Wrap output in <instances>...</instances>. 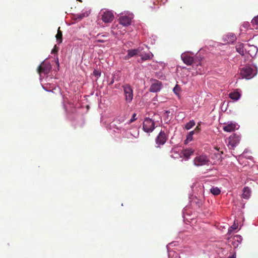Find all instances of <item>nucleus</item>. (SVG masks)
Masks as SVG:
<instances>
[{
  "label": "nucleus",
  "instance_id": "nucleus-1",
  "mask_svg": "<svg viewBox=\"0 0 258 258\" xmlns=\"http://www.w3.org/2000/svg\"><path fill=\"white\" fill-rule=\"evenodd\" d=\"M181 58L183 62L188 66L195 64L197 66H198L199 64L201 65L200 62H199V59L198 56L193 57L188 53H183L181 55Z\"/></svg>",
  "mask_w": 258,
  "mask_h": 258
},
{
  "label": "nucleus",
  "instance_id": "nucleus-2",
  "mask_svg": "<svg viewBox=\"0 0 258 258\" xmlns=\"http://www.w3.org/2000/svg\"><path fill=\"white\" fill-rule=\"evenodd\" d=\"M256 74L255 70L250 67H245L242 68L240 72V75L242 78L250 79Z\"/></svg>",
  "mask_w": 258,
  "mask_h": 258
},
{
  "label": "nucleus",
  "instance_id": "nucleus-3",
  "mask_svg": "<svg viewBox=\"0 0 258 258\" xmlns=\"http://www.w3.org/2000/svg\"><path fill=\"white\" fill-rule=\"evenodd\" d=\"M194 164L196 166L209 165L210 159L206 155H200L196 156L194 159Z\"/></svg>",
  "mask_w": 258,
  "mask_h": 258
},
{
  "label": "nucleus",
  "instance_id": "nucleus-4",
  "mask_svg": "<svg viewBox=\"0 0 258 258\" xmlns=\"http://www.w3.org/2000/svg\"><path fill=\"white\" fill-rule=\"evenodd\" d=\"M125 100L127 103H131L133 99V90L132 87L126 84L122 86Z\"/></svg>",
  "mask_w": 258,
  "mask_h": 258
},
{
  "label": "nucleus",
  "instance_id": "nucleus-5",
  "mask_svg": "<svg viewBox=\"0 0 258 258\" xmlns=\"http://www.w3.org/2000/svg\"><path fill=\"white\" fill-rule=\"evenodd\" d=\"M143 128L146 133L152 132L155 128L154 121L149 118H146L143 122Z\"/></svg>",
  "mask_w": 258,
  "mask_h": 258
},
{
  "label": "nucleus",
  "instance_id": "nucleus-6",
  "mask_svg": "<svg viewBox=\"0 0 258 258\" xmlns=\"http://www.w3.org/2000/svg\"><path fill=\"white\" fill-rule=\"evenodd\" d=\"M240 140V138L239 136L235 134L231 135L228 139V146L229 149H234L239 144Z\"/></svg>",
  "mask_w": 258,
  "mask_h": 258
},
{
  "label": "nucleus",
  "instance_id": "nucleus-7",
  "mask_svg": "<svg viewBox=\"0 0 258 258\" xmlns=\"http://www.w3.org/2000/svg\"><path fill=\"white\" fill-rule=\"evenodd\" d=\"M257 48L254 45H250L249 44H245V57L249 59L252 58L255 55L257 52Z\"/></svg>",
  "mask_w": 258,
  "mask_h": 258
},
{
  "label": "nucleus",
  "instance_id": "nucleus-8",
  "mask_svg": "<svg viewBox=\"0 0 258 258\" xmlns=\"http://www.w3.org/2000/svg\"><path fill=\"white\" fill-rule=\"evenodd\" d=\"M168 139L167 134L163 131H161L155 139L156 144L158 147L163 145Z\"/></svg>",
  "mask_w": 258,
  "mask_h": 258
},
{
  "label": "nucleus",
  "instance_id": "nucleus-9",
  "mask_svg": "<svg viewBox=\"0 0 258 258\" xmlns=\"http://www.w3.org/2000/svg\"><path fill=\"white\" fill-rule=\"evenodd\" d=\"M51 69L49 63L42 62L37 68L38 73L41 75V74H48Z\"/></svg>",
  "mask_w": 258,
  "mask_h": 258
},
{
  "label": "nucleus",
  "instance_id": "nucleus-10",
  "mask_svg": "<svg viewBox=\"0 0 258 258\" xmlns=\"http://www.w3.org/2000/svg\"><path fill=\"white\" fill-rule=\"evenodd\" d=\"M114 18V15L111 11H105L103 12L101 19L104 23H110Z\"/></svg>",
  "mask_w": 258,
  "mask_h": 258
},
{
  "label": "nucleus",
  "instance_id": "nucleus-11",
  "mask_svg": "<svg viewBox=\"0 0 258 258\" xmlns=\"http://www.w3.org/2000/svg\"><path fill=\"white\" fill-rule=\"evenodd\" d=\"M133 18L132 15L121 16L119 18V23L123 26H127L131 25V21Z\"/></svg>",
  "mask_w": 258,
  "mask_h": 258
},
{
  "label": "nucleus",
  "instance_id": "nucleus-12",
  "mask_svg": "<svg viewBox=\"0 0 258 258\" xmlns=\"http://www.w3.org/2000/svg\"><path fill=\"white\" fill-rule=\"evenodd\" d=\"M143 48L141 47H138L136 49H129L127 50V54L125 56L124 59L125 60H128L129 58L137 55H140V53H141Z\"/></svg>",
  "mask_w": 258,
  "mask_h": 258
},
{
  "label": "nucleus",
  "instance_id": "nucleus-13",
  "mask_svg": "<svg viewBox=\"0 0 258 258\" xmlns=\"http://www.w3.org/2000/svg\"><path fill=\"white\" fill-rule=\"evenodd\" d=\"M162 86V83L160 81L156 80L151 85L149 90L151 92H157L161 90Z\"/></svg>",
  "mask_w": 258,
  "mask_h": 258
},
{
  "label": "nucleus",
  "instance_id": "nucleus-14",
  "mask_svg": "<svg viewBox=\"0 0 258 258\" xmlns=\"http://www.w3.org/2000/svg\"><path fill=\"white\" fill-rule=\"evenodd\" d=\"M236 51L242 56L245 55V44L238 43L236 46Z\"/></svg>",
  "mask_w": 258,
  "mask_h": 258
},
{
  "label": "nucleus",
  "instance_id": "nucleus-15",
  "mask_svg": "<svg viewBox=\"0 0 258 258\" xmlns=\"http://www.w3.org/2000/svg\"><path fill=\"white\" fill-rule=\"evenodd\" d=\"M195 151L192 149H183L181 153L182 155L186 158L188 159L191 155L194 154Z\"/></svg>",
  "mask_w": 258,
  "mask_h": 258
},
{
  "label": "nucleus",
  "instance_id": "nucleus-16",
  "mask_svg": "<svg viewBox=\"0 0 258 258\" xmlns=\"http://www.w3.org/2000/svg\"><path fill=\"white\" fill-rule=\"evenodd\" d=\"M236 128V124L235 123H231L225 125L223 126V129L226 132H231L235 131Z\"/></svg>",
  "mask_w": 258,
  "mask_h": 258
},
{
  "label": "nucleus",
  "instance_id": "nucleus-17",
  "mask_svg": "<svg viewBox=\"0 0 258 258\" xmlns=\"http://www.w3.org/2000/svg\"><path fill=\"white\" fill-rule=\"evenodd\" d=\"M250 194L251 190L250 188L247 186L244 187L242 195V198L243 199H248L250 197Z\"/></svg>",
  "mask_w": 258,
  "mask_h": 258
},
{
  "label": "nucleus",
  "instance_id": "nucleus-18",
  "mask_svg": "<svg viewBox=\"0 0 258 258\" xmlns=\"http://www.w3.org/2000/svg\"><path fill=\"white\" fill-rule=\"evenodd\" d=\"M90 13V11H85V12L80 14H77L75 16V19L78 21L81 20L83 18L85 17H87L89 16Z\"/></svg>",
  "mask_w": 258,
  "mask_h": 258
},
{
  "label": "nucleus",
  "instance_id": "nucleus-19",
  "mask_svg": "<svg viewBox=\"0 0 258 258\" xmlns=\"http://www.w3.org/2000/svg\"><path fill=\"white\" fill-rule=\"evenodd\" d=\"M229 96L231 99L237 100L240 97V94L239 92L236 91L230 93Z\"/></svg>",
  "mask_w": 258,
  "mask_h": 258
},
{
  "label": "nucleus",
  "instance_id": "nucleus-20",
  "mask_svg": "<svg viewBox=\"0 0 258 258\" xmlns=\"http://www.w3.org/2000/svg\"><path fill=\"white\" fill-rule=\"evenodd\" d=\"M56 39L59 43L62 42V33L60 30V27L58 28L57 33L55 36Z\"/></svg>",
  "mask_w": 258,
  "mask_h": 258
},
{
  "label": "nucleus",
  "instance_id": "nucleus-21",
  "mask_svg": "<svg viewBox=\"0 0 258 258\" xmlns=\"http://www.w3.org/2000/svg\"><path fill=\"white\" fill-rule=\"evenodd\" d=\"M211 192L214 196H217L220 194L221 190L217 187H213L210 189Z\"/></svg>",
  "mask_w": 258,
  "mask_h": 258
},
{
  "label": "nucleus",
  "instance_id": "nucleus-22",
  "mask_svg": "<svg viewBox=\"0 0 258 258\" xmlns=\"http://www.w3.org/2000/svg\"><path fill=\"white\" fill-rule=\"evenodd\" d=\"M194 134H195V131H193L190 132L188 133V134L187 135V136L186 137V139L185 141H184L185 144H187L188 142H190L192 140V136Z\"/></svg>",
  "mask_w": 258,
  "mask_h": 258
},
{
  "label": "nucleus",
  "instance_id": "nucleus-23",
  "mask_svg": "<svg viewBox=\"0 0 258 258\" xmlns=\"http://www.w3.org/2000/svg\"><path fill=\"white\" fill-rule=\"evenodd\" d=\"M195 125V122L193 120H192L186 123L185 125V128L188 130L192 128Z\"/></svg>",
  "mask_w": 258,
  "mask_h": 258
},
{
  "label": "nucleus",
  "instance_id": "nucleus-24",
  "mask_svg": "<svg viewBox=\"0 0 258 258\" xmlns=\"http://www.w3.org/2000/svg\"><path fill=\"white\" fill-rule=\"evenodd\" d=\"M252 25L253 26H256V28L258 29V16L256 17H255L251 22Z\"/></svg>",
  "mask_w": 258,
  "mask_h": 258
},
{
  "label": "nucleus",
  "instance_id": "nucleus-25",
  "mask_svg": "<svg viewBox=\"0 0 258 258\" xmlns=\"http://www.w3.org/2000/svg\"><path fill=\"white\" fill-rule=\"evenodd\" d=\"M139 55L141 56V59L143 61L146 60L150 58V55L148 53L145 54L144 55L140 53Z\"/></svg>",
  "mask_w": 258,
  "mask_h": 258
},
{
  "label": "nucleus",
  "instance_id": "nucleus-26",
  "mask_svg": "<svg viewBox=\"0 0 258 258\" xmlns=\"http://www.w3.org/2000/svg\"><path fill=\"white\" fill-rule=\"evenodd\" d=\"M93 75L98 78L100 76L101 72L98 70H94L93 71Z\"/></svg>",
  "mask_w": 258,
  "mask_h": 258
},
{
  "label": "nucleus",
  "instance_id": "nucleus-27",
  "mask_svg": "<svg viewBox=\"0 0 258 258\" xmlns=\"http://www.w3.org/2000/svg\"><path fill=\"white\" fill-rule=\"evenodd\" d=\"M179 90H180V87L178 85H176L175 87L173 89V92L176 94L177 95V94H178Z\"/></svg>",
  "mask_w": 258,
  "mask_h": 258
},
{
  "label": "nucleus",
  "instance_id": "nucleus-28",
  "mask_svg": "<svg viewBox=\"0 0 258 258\" xmlns=\"http://www.w3.org/2000/svg\"><path fill=\"white\" fill-rule=\"evenodd\" d=\"M137 118L136 117V113H134L133 115H132V118L130 120V123L133 122V121H134L136 120H137Z\"/></svg>",
  "mask_w": 258,
  "mask_h": 258
},
{
  "label": "nucleus",
  "instance_id": "nucleus-29",
  "mask_svg": "<svg viewBox=\"0 0 258 258\" xmlns=\"http://www.w3.org/2000/svg\"><path fill=\"white\" fill-rule=\"evenodd\" d=\"M238 227V225L237 224H235V223H234V224H233L230 228L232 229V230H236Z\"/></svg>",
  "mask_w": 258,
  "mask_h": 258
},
{
  "label": "nucleus",
  "instance_id": "nucleus-30",
  "mask_svg": "<svg viewBox=\"0 0 258 258\" xmlns=\"http://www.w3.org/2000/svg\"><path fill=\"white\" fill-rule=\"evenodd\" d=\"M57 51H58V49H57L56 46H55V47L52 50L51 53H55L57 52Z\"/></svg>",
  "mask_w": 258,
  "mask_h": 258
},
{
  "label": "nucleus",
  "instance_id": "nucleus-31",
  "mask_svg": "<svg viewBox=\"0 0 258 258\" xmlns=\"http://www.w3.org/2000/svg\"><path fill=\"white\" fill-rule=\"evenodd\" d=\"M96 41L98 42H101V43L104 42L105 41H106L105 40L101 39H98Z\"/></svg>",
  "mask_w": 258,
  "mask_h": 258
},
{
  "label": "nucleus",
  "instance_id": "nucleus-32",
  "mask_svg": "<svg viewBox=\"0 0 258 258\" xmlns=\"http://www.w3.org/2000/svg\"><path fill=\"white\" fill-rule=\"evenodd\" d=\"M199 131H200V128L198 126H197L194 131H195V132H197L198 133V132H199Z\"/></svg>",
  "mask_w": 258,
  "mask_h": 258
},
{
  "label": "nucleus",
  "instance_id": "nucleus-33",
  "mask_svg": "<svg viewBox=\"0 0 258 258\" xmlns=\"http://www.w3.org/2000/svg\"><path fill=\"white\" fill-rule=\"evenodd\" d=\"M114 83V79L112 78L110 82L109 83V85H111Z\"/></svg>",
  "mask_w": 258,
  "mask_h": 258
},
{
  "label": "nucleus",
  "instance_id": "nucleus-34",
  "mask_svg": "<svg viewBox=\"0 0 258 258\" xmlns=\"http://www.w3.org/2000/svg\"><path fill=\"white\" fill-rule=\"evenodd\" d=\"M235 237L237 238H239L240 239V241L241 240V236H240L236 235L235 236Z\"/></svg>",
  "mask_w": 258,
  "mask_h": 258
},
{
  "label": "nucleus",
  "instance_id": "nucleus-35",
  "mask_svg": "<svg viewBox=\"0 0 258 258\" xmlns=\"http://www.w3.org/2000/svg\"><path fill=\"white\" fill-rule=\"evenodd\" d=\"M77 1H79V2H82V0H77Z\"/></svg>",
  "mask_w": 258,
  "mask_h": 258
},
{
  "label": "nucleus",
  "instance_id": "nucleus-36",
  "mask_svg": "<svg viewBox=\"0 0 258 258\" xmlns=\"http://www.w3.org/2000/svg\"><path fill=\"white\" fill-rule=\"evenodd\" d=\"M57 63L58 64V60H57Z\"/></svg>",
  "mask_w": 258,
  "mask_h": 258
}]
</instances>
